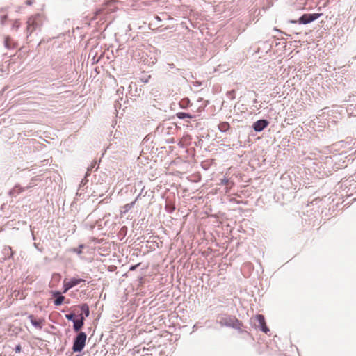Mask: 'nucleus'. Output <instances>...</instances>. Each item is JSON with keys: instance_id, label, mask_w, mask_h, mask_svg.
I'll return each instance as SVG.
<instances>
[{"instance_id": "obj_1", "label": "nucleus", "mask_w": 356, "mask_h": 356, "mask_svg": "<svg viewBox=\"0 0 356 356\" xmlns=\"http://www.w3.org/2000/svg\"><path fill=\"white\" fill-rule=\"evenodd\" d=\"M42 25V17L40 14L30 17L27 20V38H29L32 33L40 29Z\"/></svg>"}, {"instance_id": "obj_2", "label": "nucleus", "mask_w": 356, "mask_h": 356, "mask_svg": "<svg viewBox=\"0 0 356 356\" xmlns=\"http://www.w3.org/2000/svg\"><path fill=\"white\" fill-rule=\"evenodd\" d=\"M220 324L222 326L236 329L240 333L243 332V330H241V327H243V323L235 316H228L224 317L220 321Z\"/></svg>"}, {"instance_id": "obj_3", "label": "nucleus", "mask_w": 356, "mask_h": 356, "mask_svg": "<svg viewBox=\"0 0 356 356\" xmlns=\"http://www.w3.org/2000/svg\"><path fill=\"white\" fill-rule=\"evenodd\" d=\"M87 339V334L84 332H79L74 338L72 350L74 353L81 352L85 346Z\"/></svg>"}, {"instance_id": "obj_4", "label": "nucleus", "mask_w": 356, "mask_h": 356, "mask_svg": "<svg viewBox=\"0 0 356 356\" xmlns=\"http://www.w3.org/2000/svg\"><path fill=\"white\" fill-rule=\"evenodd\" d=\"M323 13H306L300 16L298 20H289V23L300 24H307L318 19Z\"/></svg>"}, {"instance_id": "obj_5", "label": "nucleus", "mask_w": 356, "mask_h": 356, "mask_svg": "<svg viewBox=\"0 0 356 356\" xmlns=\"http://www.w3.org/2000/svg\"><path fill=\"white\" fill-rule=\"evenodd\" d=\"M252 325L255 328L259 329L266 334L270 332L269 328L266 325L265 318L262 314H257L255 316L252 321Z\"/></svg>"}, {"instance_id": "obj_6", "label": "nucleus", "mask_w": 356, "mask_h": 356, "mask_svg": "<svg viewBox=\"0 0 356 356\" xmlns=\"http://www.w3.org/2000/svg\"><path fill=\"white\" fill-rule=\"evenodd\" d=\"M85 280L81 278H75L72 277L69 281H66V280L63 282V293H67L70 289L72 288L77 286L81 282H84Z\"/></svg>"}, {"instance_id": "obj_7", "label": "nucleus", "mask_w": 356, "mask_h": 356, "mask_svg": "<svg viewBox=\"0 0 356 356\" xmlns=\"http://www.w3.org/2000/svg\"><path fill=\"white\" fill-rule=\"evenodd\" d=\"M269 124V122L266 119H260L254 122L252 126L254 131L261 132L266 129Z\"/></svg>"}, {"instance_id": "obj_8", "label": "nucleus", "mask_w": 356, "mask_h": 356, "mask_svg": "<svg viewBox=\"0 0 356 356\" xmlns=\"http://www.w3.org/2000/svg\"><path fill=\"white\" fill-rule=\"evenodd\" d=\"M84 321L85 319L83 314H79L78 318L73 321V330L75 332L79 333L81 332V330L84 325Z\"/></svg>"}, {"instance_id": "obj_9", "label": "nucleus", "mask_w": 356, "mask_h": 356, "mask_svg": "<svg viewBox=\"0 0 356 356\" xmlns=\"http://www.w3.org/2000/svg\"><path fill=\"white\" fill-rule=\"evenodd\" d=\"M51 296L55 298L54 300V304L56 306H60L63 304L65 300V296L62 295V293L60 291H51Z\"/></svg>"}, {"instance_id": "obj_10", "label": "nucleus", "mask_w": 356, "mask_h": 356, "mask_svg": "<svg viewBox=\"0 0 356 356\" xmlns=\"http://www.w3.org/2000/svg\"><path fill=\"white\" fill-rule=\"evenodd\" d=\"M24 191H25V188L22 187L19 184H16L14 187L8 191V195L10 197H16L18 195Z\"/></svg>"}, {"instance_id": "obj_11", "label": "nucleus", "mask_w": 356, "mask_h": 356, "mask_svg": "<svg viewBox=\"0 0 356 356\" xmlns=\"http://www.w3.org/2000/svg\"><path fill=\"white\" fill-rule=\"evenodd\" d=\"M3 44L7 49H13L16 47L15 42L10 35L5 36Z\"/></svg>"}, {"instance_id": "obj_12", "label": "nucleus", "mask_w": 356, "mask_h": 356, "mask_svg": "<svg viewBox=\"0 0 356 356\" xmlns=\"http://www.w3.org/2000/svg\"><path fill=\"white\" fill-rule=\"evenodd\" d=\"M28 318L33 327L39 330L42 328V324L44 321L42 319L36 320L35 319L33 315H29Z\"/></svg>"}, {"instance_id": "obj_13", "label": "nucleus", "mask_w": 356, "mask_h": 356, "mask_svg": "<svg viewBox=\"0 0 356 356\" xmlns=\"http://www.w3.org/2000/svg\"><path fill=\"white\" fill-rule=\"evenodd\" d=\"M88 182V179H86V178L82 179V180L81 181V182L79 184V189L76 193L77 195L81 196L82 195L83 192L85 191V186Z\"/></svg>"}, {"instance_id": "obj_14", "label": "nucleus", "mask_w": 356, "mask_h": 356, "mask_svg": "<svg viewBox=\"0 0 356 356\" xmlns=\"http://www.w3.org/2000/svg\"><path fill=\"white\" fill-rule=\"evenodd\" d=\"M177 118H178L180 120H184L186 118L192 119L195 118V115H193L190 114L189 113H185V112H178L176 113Z\"/></svg>"}, {"instance_id": "obj_15", "label": "nucleus", "mask_w": 356, "mask_h": 356, "mask_svg": "<svg viewBox=\"0 0 356 356\" xmlns=\"http://www.w3.org/2000/svg\"><path fill=\"white\" fill-rule=\"evenodd\" d=\"M80 309H81V311L82 312L81 314H83V316H84V318L86 317H88L89 316V315H90V309H89V306L86 303L81 305H80Z\"/></svg>"}, {"instance_id": "obj_16", "label": "nucleus", "mask_w": 356, "mask_h": 356, "mask_svg": "<svg viewBox=\"0 0 356 356\" xmlns=\"http://www.w3.org/2000/svg\"><path fill=\"white\" fill-rule=\"evenodd\" d=\"M230 129V125L227 122H222L218 124V129L220 132L225 133Z\"/></svg>"}, {"instance_id": "obj_17", "label": "nucleus", "mask_w": 356, "mask_h": 356, "mask_svg": "<svg viewBox=\"0 0 356 356\" xmlns=\"http://www.w3.org/2000/svg\"><path fill=\"white\" fill-rule=\"evenodd\" d=\"M86 247L84 244H80L78 248H73L70 250L71 252L76 253L78 255L82 254V250Z\"/></svg>"}, {"instance_id": "obj_18", "label": "nucleus", "mask_w": 356, "mask_h": 356, "mask_svg": "<svg viewBox=\"0 0 356 356\" xmlns=\"http://www.w3.org/2000/svg\"><path fill=\"white\" fill-rule=\"evenodd\" d=\"M3 254L8 257L10 258L13 257L14 252L12 250V248L10 246L6 247L3 249Z\"/></svg>"}, {"instance_id": "obj_19", "label": "nucleus", "mask_w": 356, "mask_h": 356, "mask_svg": "<svg viewBox=\"0 0 356 356\" xmlns=\"http://www.w3.org/2000/svg\"><path fill=\"white\" fill-rule=\"evenodd\" d=\"M190 104V101L188 98L183 99L180 102L179 105L181 108H186Z\"/></svg>"}, {"instance_id": "obj_20", "label": "nucleus", "mask_w": 356, "mask_h": 356, "mask_svg": "<svg viewBox=\"0 0 356 356\" xmlns=\"http://www.w3.org/2000/svg\"><path fill=\"white\" fill-rule=\"evenodd\" d=\"M116 149V143H111L107 147L106 152H110L111 153H115L117 151Z\"/></svg>"}, {"instance_id": "obj_21", "label": "nucleus", "mask_w": 356, "mask_h": 356, "mask_svg": "<svg viewBox=\"0 0 356 356\" xmlns=\"http://www.w3.org/2000/svg\"><path fill=\"white\" fill-rule=\"evenodd\" d=\"M65 318L67 320L73 322L76 318V315L74 312H70L69 314H65Z\"/></svg>"}, {"instance_id": "obj_22", "label": "nucleus", "mask_w": 356, "mask_h": 356, "mask_svg": "<svg viewBox=\"0 0 356 356\" xmlns=\"http://www.w3.org/2000/svg\"><path fill=\"white\" fill-rule=\"evenodd\" d=\"M165 209L168 213H172L175 210V207L173 204H166Z\"/></svg>"}, {"instance_id": "obj_23", "label": "nucleus", "mask_w": 356, "mask_h": 356, "mask_svg": "<svg viewBox=\"0 0 356 356\" xmlns=\"http://www.w3.org/2000/svg\"><path fill=\"white\" fill-rule=\"evenodd\" d=\"M20 27V23L18 19H15L12 24V29L18 30Z\"/></svg>"}, {"instance_id": "obj_24", "label": "nucleus", "mask_w": 356, "mask_h": 356, "mask_svg": "<svg viewBox=\"0 0 356 356\" xmlns=\"http://www.w3.org/2000/svg\"><path fill=\"white\" fill-rule=\"evenodd\" d=\"M235 93H236V92H235V90H230V91H228V92H227V97L229 99H235Z\"/></svg>"}, {"instance_id": "obj_25", "label": "nucleus", "mask_w": 356, "mask_h": 356, "mask_svg": "<svg viewBox=\"0 0 356 356\" xmlns=\"http://www.w3.org/2000/svg\"><path fill=\"white\" fill-rule=\"evenodd\" d=\"M135 202H132L131 203L127 204L124 206V212L129 211L134 205Z\"/></svg>"}, {"instance_id": "obj_26", "label": "nucleus", "mask_w": 356, "mask_h": 356, "mask_svg": "<svg viewBox=\"0 0 356 356\" xmlns=\"http://www.w3.org/2000/svg\"><path fill=\"white\" fill-rule=\"evenodd\" d=\"M8 19V15H1V17H0V24L1 26H4L6 24V22Z\"/></svg>"}, {"instance_id": "obj_27", "label": "nucleus", "mask_w": 356, "mask_h": 356, "mask_svg": "<svg viewBox=\"0 0 356 356\" xmlns=\"http://www.w3.org/2000/svg\"><path fill=\"white\" fill-rule=\"evenodd\" d=\"M229 183V179L224 177L223 179H220V185H228Z\"/></svg>"}, {"instance_id": "obj_28", "label": "nucleus", "mask_w": 356, "mask_h": 356, "mask_svg": "<svg viewBox=\"0 0 356 356\" xmlns=\"http://www.w3.org/2000/svg\"><path fill=\"white\" fill-rule=\"evenodd\" d=\"M34 180H35V178H33L31 179V182L26 186L24 187L25 188V191L26 189H30V188H33L35 186V184L33 183Z\"/></svg>"}, {"instance_id": "obj_29", "label": "nucleus", "mask_w": 356, "mask_h": 356, "mask_svg": "<svg viewBox=\"0 0 356 356\" xmlns=\"http://www.w3.org/2000/svg\"><path fill=\"white\" fill-rule=\"evenodd\" d=\"M22 350V347H21V345L20 344H18L17 345L15 348H14V351L16 353H19Z\"/></svg>"}, {"instance_id": "obj_30", "label": "nucleus", "mask_w": 356, "mask_h": 356, "mask_svg": "<svg viewBox=\"0 0 356 356\" xmlns=\"http://www.w3.org/2000/svg\"><path fill=\"white\" fill-rule=\"evenodd\" d=\"M140 263L139 264H135V265H131L130 267H129V270L130 271H134L135 270H136V268L140 266Z\"/></svg>"}, {"instance_id": "obj_31", "label": "nucleus", "mask_w": 356, "mask_h": 356, "mask_svg": "<svg viewBox=\"0 0 356 356\" xmlns=\"http://www.w3.org/2000/svg\"><path fill=\"white\" fill-rule=\"evenodd\" d=\"M96 163L97 162L95 161L94 163H92L89 167L87 168L88 169V171H92V169L95 168V166L96 165Z\"/></svg>"}, {"instance_id": "obj_32", "label": "nucleus", "mask_w": 356, "mask_h": 356, "mask_svg": "<svg viewBox=\"0 0 356 356\" xmlns=\"http://www.w3.org/2000/svg\"><path fill=\"white\" fill-rule=\"evenodd\" d=\"M25 3L27 6H31L33 4V0H26Z\"/></svg>"}, {"instance_id": "obj_33", "label": "nucleus", "mask_w": 356, "mask_h": 356, "mask_svg": "<svg viewBox=\"0 0 356 356\" xmlns=\"http://www.w3.org/2000/svg\"><path fill=\"white\" fill-rule=\"evenodd\" d=\"M90 172H91V171H88V170H87V171H86V175H85L84 178L87 179V178H88V177L90 175Z\"/></svg>"}, {"instance_id": "obj_34", "label": "nucleus", "mask_w": 356, "mask_h": 356, "mask_svg": "<svg viewBox=\"0 0 356 356\" xmlns=\"http://www.w3.org/2000/svg\"><path fill=\"white\" fill-rule=\"evenodd\" d=\"M230 201H231V202H236V203H237V204H239V203H240V202H239V201H238V200H236L235 198H232V199L230 200Z\"/></svg>"}, {"instance_id": "obj_35", "label": "nucleus", "mask_w": 356, "mask_h": 356, "mask_svg": "<svg viewBox=\"0 0 356 356\" xmlns=\"http://www.w3.org/2000/svg\"><path fill=\"white\" fill-rule=\"evenodd\" d=\"M193 85L195 86H200L201 85V83L199 81H196V82L193 83Z\"/></svg>"}, {"instance_id": "obj_36", "label": "nucleus", "mask_w": 356, "mask_h": 356, "mask_svg": "<svg viewBox=\"0 0 356 356\" xmlns=\"http://www.w3.org/2000/svg\"><path fill=\"white\" fill-rule=\"evenodd\" d=\"M155 19H156V20H158V21H161V19H160V17H159V16H156V17H155Z\"/></svg>"}, {"instance_id": "obj_37", "label": "nucleus", "mask_w": 356, "mask_h": 356, "mask_svg": "<svg viewBox=\"0 0 356 356\" xmlns=\"http://www.w3.org/2000/svg\"><path fill=\"white\" fill-rule=\"evenodd\" d=\"M193 330H194L195 329H197V325H195L193 326Z\"/></svg>"}, {"instance_id": "obj_38", "label": "nucleus", "mask_w": 356, "mask_h": 356, "mask_svg": "<svg viewBox=\"0 0 356 356\" xmlns=\"http://www.w3.org/2000/svg\"><path fill=\"white\" fill-rule=\"evenodd\" d=\"M34 246L38 248V245L35 243H34Z\"/></svg>"}, {"instance_id": "obj_39", "label": "nucleus", "mask_w": 356, "mask_h": 356, "mask_svg": "<svg viewBox=\"0 0 356 356\" xmlns=\"http://www.w3.org/2000/svg\"><path fill=\"white\" fill-rule=\"evenodd\" d=\"M76 356H81L80 355H76Z\"/></svg>"}]
</instances>
